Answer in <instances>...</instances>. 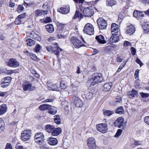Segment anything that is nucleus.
I'll return each mask as SVG.
<instances>
[{
    "mask_svg": "<svg viewBox=\"0 0 149 149\" xmlns=\"http://www.w3.org/2000/svg\"><path fill=\"white\" fill-rule=\"evenodd\" d=\"M22 20L18 17L16 19L15 23L16 24H21Z\"/></svg>",
    "mask_w": 149,
    "mask_h": 149,
    "instance_id": "obj_54",
    "label": "nucleus"
},
{
    "mask_svg": "<svg viewBox=\"0 0 149 149\" xmlns=\"http://www.w3.org/2000/svg\"><path fill=\"white\" fill-rule=\"evenodd\" d=\"M97 22L100 29L104 30L106 29L107 25V22L103 18H100L97 20Z\"/></svg>",
    "mask_w": 149,
    "mask_h": 149,
    "instance_id": "obj_7",
    "label": "nucleus"
},
{
    "mask_svg": "<svg viewBox=\"0 0 149 149\" xmlns=\"http://www.w3.org/2000/svg\"><path fill=\"white\" fill-rule=\"evenodd\" d=\"M87 99L89 100L91 99L93 97V94L91 92H89L85 95Z\"/></svg>",
    "mask_w": 149,
    "mask_h": 149,
    "instance_id": "obj_48",
    "label": "nucleus"
},
{
    "mask_svg": "<svg viewBox=\"0 0 149 149\" xmlns=\"http://www.w3.org/2000/svg\"><path fill=\"white\" fill-rule=\"evenodd\" d=\"M103 112L105 116H110L114 113L113 111L108 110H104Z\"/></svg>",
    "mask_w": 149,
    "mask_h": 149,
    "instance_id": "obj_38",
    "label": "nucleus"
},
{
    "mask_svg": "<svg viewBox=\"0 0 149 149\" xmlns=\"http://www.w3.org/2000/svg\"><path fill=\"white\" fill-rule=\"evenodd\" d=\"M93 11V10L89 7H86L84 8L83 13L86 17H90L92 15Z\"/></svg>",
    "mask_w": 149,
    "mask_h": 149,
    "instance_id": "obj_14",
    "label": "nucleus"
},
{
    "mask_svg": "<svg viewBox=\"0 0 149 149\" xmlns=\"http://www.w3.org/2000/svg\"><path fill=\"white\" fill-rule=\"evenodd\" d=\"M54 128V127L53 125H47L46 126L45 130L47 132L52 133Z\"/></svg>",
    "mask_w": 149,
    "mask_h": 149,
    "instance_id": "obj_32",
    "label": "nucleus"
},
{
    "mask_svg": "<svg viewBox=\"0 0 149 149\" xmlns=\"http://www.w3.org/2000/svg\"><path fill=\"white\" fill-rule=\"evenodd\" d=\"M31 131L28 130L22 131L21 133V139L24 141L28 140L31 137Z\"/></svg>",
    "mask_w": 149,
    "mask_h": 149,
    "instance_id": "obj_5",
    "label": "nucleus"
},
{
    "mask_svg": "<svg viewBox=\"0 0 149 149\" xmlns=\"http://www.w3.org/2000/svg\"><path fill=\"white\" fill-rule=\"evenodd\" d=\"M46 29L49 33H52L54 31V28L53 25L50 24H48L45 25Z\"/></svg>",
    "mask_w": 149,
    "mask_h": 149,
    "instance_id": "obj_30",
    "label": "nucleus"
},
{
    "mask_svg": "<svg viewBox=\"0 0 149 149\" xmlns=\"http://www.w3.org/2000/svg\"><path fill=\"white\" fill-rule=\"evenodd\" d=\"M48 111V112L51 114L54 115L57 112L56 109L54 107L49 105L47 110Z\"/></svg>",
    "mask_w": 149,
    "mask_h": 149,
    "instance_id": "obj_28",
    "label": "nucleus"
},
{
    "mask_svg": "<svg viewBox=\"0 0 149 149\" xmlns=\"http://www.w3.org/2000/svg\"><path fill=\"white\" fill-rule=\"evenodd\" d=\"M15 6V4L14 2V1L12 0V1L10 0V2L9 3V6L11 7H13Z\"/></svg>",
    "mask_w": 149,
    "mask_h": 149,
    "instance_id": "obj_63",
    "label": "nucleus"
},
{
    "mask_svg": "<svg viewBox=\"0 0 149 149\" xmlns=\"http://www.w3.org/2000/svg\"><path fill=\"white\" fill-rule=\"evenodd\" d=\"M73 99L74 101V104L76 107H81L83 106V103L77 96H74L73 97Z\"/></svg>",
    "mask_w": 149,
    "mask_h": 149,
    "instance_id": "obj_12",
    "label": "nucleus"
},
{
    "mask_svg": "<svg viewBox=\"0 0 149 149\" xmlns=\"http://www.w3.org/2000/svg\"><path fill=\"white\" fill-rule=\"evenodd\" d=\"M124 110L122 107H119L116 111V113L119 114H122L123 113Z\"/></svg>",
    "mask_w": 149,
    "mask_h": 149,
    "instance_id": "obj_43",
    "label": "nucleus"
},
{
    "mask_svg": "<svg viewBox=\"0 0 149 149\" xmlns=\"http://www.w3.org/2000/svg\"><path fill=\"white\" fill-rule=\"evenodd\" d=\"M57 35V37L59 38L64 39L66 37V35L65 34H63V33L58 32Z\"/></svg>",
    "mask_w": 149,
    "mask_h": 149,
    "instance_id": "obj_46",
    "label": "nucleus"
},
{
    "mask_svg": "<svg viewBox=\"0 0 149 149\" xmlns=\"http://www.w3.org/2000/svg\"><path fill=\"white\" fill-rule=\"evenodd\" d=\"M83 31L85 33L89 35L94 34V29L93 25L90 23H87L84 26Z\"/></svg>",
    "mask_w": 149,
    "mask_h": 149,
    "instance_id": "obj_3",
    "label": "nucleus"
},
{
    "mask_svg": "<svg viewBox=\"0 0 149 149\" xmlns=\"http://www.w3.org/2000/svg\"><path fill=\"white\" fill-rule=\"evenodd\" d=\"M27 45L31 46L35 44V41L30 38H29L26 40Z\"/></svg>",
    "mask_w": 149,
    "mask_h": 149,
    "instance_id": "obj_42",
    "label": "nucleus"
},
{
    "mask_svg": "<svg viewBox=\"0 0 149 149\" xmlns=\"http://www.w3.org/2000/svg\"><path fill=\"white\" fill-rule=\"evenodd\" d=\"M97 41L99 43L104 44L106 43V42L104 40V36L102 35H100L97 36L95 38Z\"/></svg>",
    "mask_w": 149,
    "mask_h": 149,
    "instance_id": "obj_21",
    "label": "nucleus"
},
{
    "mask_svg": "<svg viewBox=\"0 0 149 149\" xmlns=\"http://www.w3.org/2000/svg\"><path fill=\"white\" fill-rule=\"evenodd\" d=\"M32 86L31 84L29 82H25L22 85L23 90L27 91L30 90Z\"/></svg>",
    "mask_w": 149,
    "mask_h": 149,
    "instance_id": "obj_20",
    "label": "nucleus"
},
{
    "mask_svg": "<svg viewBox=\"0 0 149 149\" xmlns=\"http://www.w3.org/2000/svg\"><path fill=\"white\" fill-rule=\"evenodd\" d=\"M42 48V47L39 44H36L34 48V50L36 53L39 52Z\"/></svg>",
    "mask_w": 149,
    "mask_h": 149,
    "instance_id": "obj_45",
    "label": "nucleus"
},
{
    "mask_svg": "<svg viewBox=\"0 0 149 149\" xmlns=\"http://www.w3.org/2000/svg\"><path fill=\"white\" fill-rule=\"evenodd\" d=\"M58 11L61 13L66 14L69 12V7L67 6L61 7L58 9Z\"/></svg>",
    "mask_w": 149,
    "mask_h": 149,
    "instance_id": "obj_18",
    "label": "nucleus"
},
{
    "mask_svg": "<svg viewBox=\"0 0 149 149\" xmlns=\"http://www.w3.org/2000/svg\"><path fill=\"white\" fill-rule=\"evenodd\" d=\"M47 10H37L35 12V15L37 17H43L47 14Z\"/></svg>",
    "mask_w": 149,
    "mask_h": 149,
    "instance_id": "obj_13",
    "label": "nucleus"
},
{
    "mask_svg": "<svg viewBox=\"0 0 149 149\" xmlns=\"http://www.w3.org/2000/svg\"><path fill=\"white\" fill-rule=\"evenodd\" d=\"M75 82L74 84H72L70 86V87L71 89L70 91L72 92H75V91L77 90V87L79 86L78 85H77Z\"/></svg>",
    "mask_w": 149,
    "mask_h": 149,
    "instance_id": "obj_35",
    "label": "nucleus"
},
{
    "mask_svg": "<svg viewBox=\"0 0 149 149\" xmlns=\"http://www.w3.org/2000/svg\"><path fill=\"white\" fill-rule=\"evenodd\" d=\"M118 26L116 24L113 23L111 26V31L112 34L113 35H117L118 32Z\"/></svg>",
    "mask_w": 149,
    "mask_h": 149,
    "instance_id": "obj_15",
    "label": "nucleus"
},
{
    "mask_svg": "<svg viewBox=\"0 0 149 149\" xmlns=\"http://www.w3.org/2000/svg\"><path fill=\"white\" fill-rule=\"evenodd\" d=\"M7 107L5 104H3L0 106V115H2L6 112Z\"/></svg>",
    "mask_w": 149,
    "mask_h": 149,
    "instance_id": "obj_31",
    "label": "nucleus"
},
{
    "mask_svg": "<svg viewBox=\"0 0 149 149\" xmlns=\"http://www.w3.org/2000/svg\"><path fill=\"white\" fill-rule=\"evenodd\" d=\"M11 78L10 77H7L2 79L1 81V86L3 88L7 87L10 83Z\"/></svg>",
    "mask_w": 149,
    "mask_h": 149,
    "instance_id": "obj_9",
    "label": "nucleus"
},
{
    "mask_svg": "<svg viewBox=\"0 0 149 149\" xmlns=\"http://www.w3.org/2000/svg\"><path fill=\"white\" fill-rule=\"evenodd\" d=\"M114 124L116 127L123 129H124L126 126V123L124 122L123 118L121 117L117 118L114 122Z\"/></svg>",
    "mask_w": 149,
    "mask_h": 149,
    "instance_id": "obj_2",
    "label": "nucleus"
},
{
    "mask_svg": "<svg viewBox=\"0 0 149 149\" xmlns=\"http://www.w3.org/2000/svg\"><path fill=\"white\" fill-rule=\"evenodd\" d=\"M47 141L48 143L51 146L56 145L58 143L57 139L52 137L49 138L47 140Z\"/></svg>",
    "mask_w": 149,
    "mask_h": 149,
    "instance_id": "obj_17",
    "label": "nucleus"
},
{
    "mask_svg": "<svg viewBox=\"0 0 149 149\" xmlns=\"http://www.w3.org/2000/svg\"><path fill=\"white\" fill-rule=\"evenodd\" d=\"M137 94L136 91L134 90H132V91L129 92L128 94L130 98H132L134 97Z\"/></svg>",
    "mask_w": 149,
    "mask_h": 149,
    "instance_id": "obj_34",
    "label": "nucleus"
},
{
    "mask_svg": "<svg viewBox=\"0 0 149 149\" xmlns=\"http://www.w3.org/2000/svg\"><path fill=\"white\" fill-rule=\"evenodd\" d=\"M6 63L8 66L13 68H17L19 66V64L18 61L14 58L10 59L6 62Z\"/></svg>",
    "mask_w": 149,
    "mask_h": 149,
    "instance_id": "obj_6",
    "label": "nucleus"
},
{
    "mask_svg": "<svg viewBox=\"0 0 149 149\" xmlns=\"http://www.w3.org/2000/svg\"><path fill=\"white\" fill-rule=\"evenodd\" d=\"M70 42L75 48H79L83 46L82 42L77 38L72 37L71 38Z\"/></svg>",
    "mask_w": 149,
    "mask_h": 149,
    "instance_id": "obj_8",
    "label": "nucleus"
},
{
    "mask_svg": "<svg viewBox=\"0 0 149 149\" xmlns=\"http://www.w3.org/2000/svg\"><path fill=\"white\" fill-rule=\"evenodd\" d=\"M5 149H13L11 144L10 143H7Z\"/></svg>",
    "mask_w": 149,
    "mask_h": 149,
    "instance_id": "obj_58",
    "label": "nucleus"
},
{
    "mask_svg": "<svg viewBox=\"0 0 149 149\" xmlns=\"http://www.w3.org/2000/svg\"><path fill=\"white\" fill-rule=\"evenodd\" d=\"M61 88L62 89H64L66 88V85L63 81H61L60 85Z\"/></svg>",
    "mask_w": 149,
    "mask_h": 149,
    "instance_id": "obj_55",
    "label": "nucleus"
},
{
    "mask_svg": "<svg viewBox=\"0 0 149 149\" xmlns=\"http://www.w3.org/2000/svg\"><path fill=\"white\" fill-rule=\"evenodd\" d=\"M103 80V77L101 74L95 73L93 74L91 79L88 81L91 86H93L95 84L101 82Z\"/></svg>",
    "mask_w": 149,
    "mask_h": 149,
    "instance_id": "obj_1",
    "label": "nucleus"
},
{
    "mask_svg": "<svg viewBox=\"0 0 149 149\" xmlns=\"http://www.w3.org/2000/svg\"><path fill=\"white\" fill-rule=\"evenodd\" d=\"M54 48L56 49L55 50H54L55 51H58L59 52V54L60 52L62 51V49L57 46L55 47Z\"/></svg>",
    "mask_w": 149,
    "mask_h": 149,
    "instance_id": "obj_61",
    "label": "nucleus"
},
{
    "mask_svg": "<svg viewBox=\"0 0 149 149\" xmlns=\"http://www.w3.org/2000/svg\"><path fill=\"white\" fill-rule=\"evenodd\" d=\"M33 39L35 40H36L40 41L41 40V37L40 35H38L37 33H36V34L34 36V37Z\"/></svg>",
    "mask_w": 149,
    "mask_h": 149,
    "instance_id": "obj_51",
    "label": "nucleus"
},
{
    "mask_svg": "<svg viewBox=\"0 0 149 149\" xmlns=\"http://www.w3.org/2000/svg\"><path fill=\"white\" fill-rule=\"evenodd\" d=\"M141 2L145 4H149V0H141Z\"/></svg>",
    "mask_w": 149,
    "mask_h": 149,
    "instance_id": "obj_64",
    "label": "nucleus"
},
{
    "mask_svg": "<svg viewBox=\"0 0 149 149\" xmlns=\"http://www.w3.org/2000/svg\"><path fill=\"white\" fill-rule=\"evenodd\" d=\"M61 132V130L60 128H54V130L52 133V136H56L59 135Z\"/></svg>",
    "mask_w": 149,
    "mask_h": 149,
    "instance_id": "obj_26",
    "label": "nucleus"
},
{
    "mask_svg": "<svg viewBox=\"0 0 149 149\" xmlns=\"http://www.w3.org/2000/svg\"><path fill=\"white\" fill-rule=\"evenodd\" d=\"M54 117L55 122L57 125L60 124L61 120L59 116L58 115H56L54 116Z\"/></svg>",
    "mask_w": 149,
    "mask_h": 149,
    "instance_id": "obj_37",
    "label": "nucleus"
},
{
    "mask_svg": "<svg viewBox=\"0 0 149 149\" xmlns=\"http://www.w3.org/2000/svg\"><path fill=\"white\" fill-rule=\"evenodd\" d=\"M16 149H27L26 148L22 146L19 145V143H17L15 146Z\"/></svg>",
    "mask_w": 149,
    "mask_h": 149,
    "instance_id": "obj_53",
    "label": "nucleus"
},
{
    "mask_svg": "<svg viewBox=\"0 0 149 149\" xmlns=\"http://www.w3.org/2000/svg\"><path fill=\"white\" fill-rule=\"evenodd\" d=\"M116 4V1L113 0H107L106 4L108 6H112Z\"/></svg>",
    "mask_w": 149,
    "mask_h": 149,
    "instance_id": "obj_36",
    "label": "nucleus"
},
{
    "mask_svg": "<svg viewBox=\"0 0 149 149\" xmlns=\"http://www.w3.org/2000/svg\"><path fill=\"white\" fill-rule=\"evenodd\" d=\"M40 20L42 22H44L45 23H48L51 22L52 19L50 17H47L46 18L43 19H40Z\"/></svg>",
    "mask_w": 149,
    "mask_h": 149,
    "instance_id": "obj_47",
    "label": "nucleus"
},
{
    "mask_svg": "<svg viewBox=\"0 0 149 149\" xmlns=\"http://www.w3.org/2000/svg\"><path fill=\"white\" fill-rule=\"evenodd\" d=\"M34 140L38 144H41L45 140L44 135L41 132H39L35 134L34 137Z\"/></svg>",
    "mask_w": 149,
    "mask_h": 149,
    "instance_id": "obj_4",
    "label": "nucleus"
},
{
    "mask_svg": "<svg viewBox=\"0 0 149 149\" xmlns=\"http://www.w3.org/2000/svg\"><path fill=\"white\" fill-rule=\"evenodd\" d=\"M46 48L48 51L53 52L57 56V57L58 58V56L59 55L58 51H55L53 48L51 46L46 47Z\"/></svg>",
    "mask_w": 149,
    "mask_h": 149,
    "instance_id": "obj_29",
    "label": "nucleus"
},
{
    "mask_svg": "<svg viewBox=\"0 0 149 149\" xmlns=\"http://www.w3.org/2000/svg\"><path fill=\"white\" fill-rule=\"evenodd\" d=\"M135 31L134 26L132 24H128L126 29V33L130 35L133 34Z\"/></svg>",
    "mask_w": 149,
    "mask_h": 149,
    "instance_id": "obj_16",
    "label": "nucleus"
},
{
    "mask_svg": "<svg viewBox=\"0 0 149 149\" xmlns=\"http://www.w3.org/2000/svg\"><path fill=\"white\" fill-rule=\"evenodd\" d=\"M50 2L49 1L45 2L42 5V7L45 10H47L48 11V10L50 7Z\"/></svg>",
    "mask_w": 149,
    "mask_h": 149,
    "instance_id": "obj_40",
    "label": "nucleus"
},
{
    "mask_svg": "<svg viewBox=\"0 0 149 149\" xmlns=\"http://www.w3.org/2000/svg\"><path fill=\"white\" fill-rule=\"evenodd\" d=\"M141 97L145 99L149 97V93H145L143 92L140 93Z\"/></svg>",
    "mask_w": 149,
    "mask_h": 149,
    "instance_id": "obj_50",
    "label": "nucleus"
},
{
    "mask_svg": "<svg viewBox=\"0 0 149 149\" xmlns=\"http://www.w3.org/2000/svg\"><path fill=\"white\" fill-rule=\"evenodd\" d=\"M144 120L146 124L149 125V116L145 117L144 119Z\"/></svg>",
    "mask_w": 149,
    "mask_h": 149,
    "instance_id": "obj_56",
    "label": "nucleus"
},
{
    "mask_svg": "<svg viewBox=\"0 0 149 149\" xmlns=\"http://www.w3.org/2000/svg\"><path fill=\"white\" fill-rule=\"evenodd\" d=\"M87 146L90 149H95L96 148L95 141L93 138L91 137L88 139Z\"/></svg>",
    "mask_w": 149,
    "mask_h": 149,
    "instance_id": "obj_10",
    "label": "nucleus"
},
{
    "mask_svg": "<svg viewBox=\"0 0 149 149\" xmlns=\"http://www.w3.org/2000/svg\"><path fill=\"white\" fill-rule=\"evenodd\" d=\"M47 86L50 88V90L54 91H58L59 88L58 87V85L56 84H48Z\"/></svg>",
    "mask_w": 149,
    "mask_h": 149,
    "instance_id": "obj_22",
    "label": "nucleus"
},
{
    "mask_svg": "<svg viewBox=\"0 0 149 149\" xmlns=\"http://www.w3.org/2000/svg\"><path fill=\"white\" fill-rule=\"evenodd\" d=\"M65 25L61 24H59L57 26V31L58 32H61V33L65 32Z\"/></svg>",
    "mask_w": 149,
    "mask_h": 149,
    "instance_id": "obj_27",
    "label": "nucleus"
},
{
    "mask_svg": "<svg viewBox=\"0 0 149 149\" xmlns=\"http://www.w3.org/2000/svg\"><path fill=\"white\" fill-rule=\"evenodd\" d=\"M131 51L132 52V54L133 55H134L136 54V50L133 47H131Z\"/></svg>",
    "mask_w": 149,
    "mask_h": 149,
    "instance_id": "obj_60",
    "label": "nucleus"
},
{
    "mask_svg": "<svg viewBox=\"0 0 149 149\" xmlns=\"http://www.w3.org/2000/svg\"><path fill=\"white\" fill-rule=\"evenodd\" d=\"M5 129L4 124L2 119L0 118V132H2Z\"/></svg>",
    "mask_w": 149,
    "mask_h": 149,
    "instance_id": "obj_39",
    "label": "nucleus"
},
{
    "mask_svg": "<svg viewBox=\"0 0 149 149\" xmlns=\"http://www.w3.org/2000/svg\"><path fill=\"white\" fill-rule=\"evenodd\" d=\"M24 9L22 6L19 5L17 8V11L19 13H21L23 11Z\"/></svg>",
    "mask_w": 149,
    "mask_h": 149,
    "instance_id": "obj_52",
    "label": "nucleus"
},
{
    "mask_svg": "<svg viewBox=\"0 0 149 149\" xmlns=\"http://www.w3.org/2000/svg\"><path fill=\"white\" fill-rule=\"evenodd\" d=\"M122 102V98L120 96H118L117 97L115 101L114 102V105H116L118 103H120Z\"/></svg>",
    "mask_w": 149,
    "mask_h": 149,
    "instance_id": "obj_44",
    "label": "nucleus"
},
{
    "mask_svg": "<svg viewBox=\"0 0 149 149\" xmlns=\"http://www.w3.org/2000/svg\"><path fill=\"white\" fill-rule=\"evenodd\" d=\"M119 40V37L117 35H112L109 39V42L111 43H116Z\"/></svg>",
    "mask_w": 149,
    "mask_h": 149,
    "instance_id": "obj_23",
    "label": "nucleus"
},
{
    "mask_svg": "<svg viewBox=\"0 0 149 149\" xmlns=\"http://www.w3.org/2000/svg\"><path fill=\"white\" fill-rule=\"evenodd\" d=\"M29 54L31 58L33 60H36L37 59V56L35 54L33 53H29Z\"/></svg>",
    "mask_w": 149,
    "mask_h": 149,
    "instance_id": "obj_57",
    "label": "nucleus"
},
{
    "mask_svg": "<svg viewBox=\"0 0 149 149\" xmlns=\"http://www.w3.org/2000/svg\"><path fill=\"white\" fill-rule=\"evenodd\" d=\"M112 86L111 83L109 82L105 84L103 86L102 90L105 91H109Z\"/></svg>",
    "mask_w": 149,
    "mask_h": 149,
    "instance_id": "obj_25",
    "label": "nucleus"
},
{
    "mask_svg": "<svg viewBox=\"0 0 149 149\" xmlns=\"http://www.w3.org/2000/svg\"><path fill=\"white\" fill-rule=\"evenodd\" d=\"M133 15L138 19L140 20L143 17L144 14L142 12L136 10L134 12Z\"/></svg>",
    "mask_w": 149,
    "mask_h": 149,
    "instance_id": "obj_19",
    "label": "nucleus"
},
{
    "mask_svg": "<svg viewBox=\"0 0 149 149\" xmlns=\"http://www.w3.org/2000/svg\"><path fill=\"white\" fill-rule=\"evenodd\" d=\"M49 105L47 104H44L41 105L39 107L38 109L39 110L41 111H45L47 110H48V109L49 107Z\"/></svg>",
    "mask_w": 149,
    "mask_h": 149,
    "instance_id": "obj_33",
    "label": "nucleus"
},
{
    "mask_svg": "<svg viewBox=\"0 0 149 149\" xmlns=\"http://www.w3.org/2000/svg\"><path fill=\"white\" fill-rule=\"evenodd\" d=\"M124 45L125 47H128L131 46V43L129 41H125L124 43Z\"/></svg>",
    "mask_w": 149,
    "mask_h": 149,
    "instance_id": "obj_59",
    "label": "nucleus"
},
{
    "mask_svg": "<svg viewBox=\"0 0 149 149\" xmlns=\"http://www.w3.org/2000/svg\"><path fill=\"white\" fill-rule=\"evenodd\" d=\"M82 9L80 7V9H79V8H77V9L75 13V15L74 16V17H73V19H77V18H79V17H82V14L80 13V11H81Z\"/></svg>",
    "mask_w": 149,
    "mask_h": 149,
    "instance_id": "obj_24",
    "label": "nucleus"
},
{
    "mask_svg": "<svg viewBox=\"0 0 149 149\" xmlns=\"http://www.w3.org/2000/svg\"><path fill=\"white\" fill-rule=\"evenodd\" d=\"M139 70H138V69L136 70V71L134 73V76H135V77L136 79H137V78H137V77H138V76H139Z\"/></svg>",
    "mask_w": 149,
    "mask_h": 149,
    "instance_id": "obj_62",
    "label": "nucleus"
},
{
    "mask_svg": "<svg viewBox=\"0 0 149 149\" xmlns=\"http://www.w3.org/2000/svg\"><path fill=\"white\" fill-rule=\"evenodd\" d=\"M36 33L34 31H28L27 32L26 34L27 37H30L33 39Z\"/></svg>",
    "mask_w": 149,
    "mask_h": 149,
    "instance_id": "obj_41",
    "label": "nucleus"
},
{
    "mask_svg": "<svg viewBox=\"0 0 149 149\" xmlns=\"http://www.w3.org/2000/svg\"><path fill=\"white\" fill-rule=\"evenodd\" d=\"M96 128L97 130L103 133H105L107 131V125L105 124H98L96 126Z\"/></svg>",
    "mask_w": 149,
    "mask_h": 149,
    "instance_id": "obj_11",
    "label": "nucleus"
},
{
    "mask_svg": "<svg viewBox=\"0 0 149 149\" xmlns=\"http://www.w3.org/2000/svg\"><path fill=\"white\" fill-rule=\"evenodd\" d=\"M123 130L121 129H118L116 133V134L114 135V137L116 138H117L121 135Z\"/></svg>",
    "mask_w": 149,
    "mask_h": 149,
    "instance_id": "obj_49",
    "label": "nucleus"
}]
</instances>
